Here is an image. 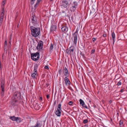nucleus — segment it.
Instances as JSON below:
<instances>
[{
	"label": "nucleus",
	"mask_w": 127,
	"mask_h": 127,
	"mask_svg": "<svg viewBox=\"0 0 127 127\" xmlns=\"http://www.w3.org/2000/svg\"><path fill=\"white\" fill-rule=\"evenodd\" d=\"M30 28L33 36L36 37L39 35L40 32V29L39 28H35L33 26H31L30 27Z\"/></svg>",
	"instance_id": "f257e3e1"
},
{
	"label": "nucleus",
	"mask_w": 127,
	"mask_h": 127,
	"mask_svg": "<svg viewBox=\"0 0 127 127\" xmlns=\"http://www.w3.org/2000/svg\"><path fill=\"white\" fill-rule=\"evenodd\" d=\"M70 9L71 12H74L77 8L78 4L76 1H74L73 3L70 2Z\"/></svg>",
	"instance_id": "f03ea898"
},
{
	"label": "nucleus",
	"mask_w": 127,
	"mask_h": 127,
	"mask_svg": "<svg viewBox=\"0 0 127 127\" xmlns=\"http://www.w3.org/2000/svg\"><path fill=\"white\" fill-rule=\"evenodd\" d=\"M39 56V53L38 52L31 54L32 59L35 61H37L38 60Z\"/></svg>",
	"instance_id": "7ed1b4c3"
},
{
	"label": "nucleus",
	"mask_w": 127,
	"mask_h": 127,
	"mask_svg": "<svg viewBox=\"0 0 127 127\" xmlns=\"http://www.w3.org/2000/svg\"><path fill=\"white\" fill-rule=\"evenodd\" d=\"M37 18L35 15L32 14L31 17V22L34 26H35L37 23Z\"/></svg>",
	"instance_id": "20e7f679"
},
{
	"label": "nucleus",
	"mask_w": 127,
	"mask_h": 127,
	"mask_svg": "<svg viewBox=\"0 0 127 127\" xmlns=\"http://www.w3.org/2000/svg\"><path fill=\"white\" fill-rule=\"evenodd\" d=\"M66 26V24L65 23H63L61 25V30L63 32H65L68 31V28Z\"/></svg>",
	"instance_id": "39448f33"
},
{
	"label": "nucleus",
	"mask_w": 127,
	"mask_h": 127,
	"mask_svg": "<svg viewBox=\"0 0 127 127\" xmlns=\"http://www.w3.org/2000/svg\"><path fill=\"white\" fill-rule=\"evenodd\" d=\"M69 5L66 0H63L62 2L61 5L64 8H66Z\"/></svg>",
	"instance_id": "423d86ee"
},
{
	"label": "nucleus",
	"mask_w": 127,
	"mask_h": 127,
	"mask_svg": "<svg viewBox=\"0 0 127 127\" xmlns=\"http://www.w3.org/2000/svg\"><path fill=\"white\" fill-rule=\"evenodd\" d=\"M43 42L41 41H40L38 42L37 46L36 47V49L37 50H41V49L43 47Z\"/></svg>",
	"instance_id": "0eeeda50"
},
{
	"label": "nucleus",
	"mask_w": 127,
	"mask_h": 127,
	"mask_svg": "<svg viewBox=\"0 0 127 127\" xmlns=\"http://www.w3.org/2000/svg\"><path fill=\"white\" fill-rule=\"evenodd\" d=\"M20 94L18 93H15L13 96L12 99L16 100H18L20 98Z\"/></svg>",
	"instance_id": "6e6552de"
},
{
	"label": "nucleus",
	"mask_w": 127,
	"mask_h": 127,
	"mask_svg": "<svg viewBox=\"0 0 127 127\" xmlns=\"http://www.w3.org/2000/svg\"><path fill=\"white\" fill-rule=\"evenodd\" d=\"M63 72L66 77H68V70L66 67H64L63 69Z\"/></svg>",
	"instance_id": "1a4fd4ad"
},
{
	"label": "nucleus",
	"mask_w": 127,
	"mask_h": 127,
	"mask_svg": "<svg viewBox=\"0 0 127 127\" xmlns=\"http://www.w3.org/2000/svg\"><path fill=\"white\" fill-rule=\"evenodd\" d=\"M64 80L65 82V84L66 85H69L70 84V82L68 80V79L67 77H65Z\"/></svg>",
	"instance_id": "9d476101"
},
{
	"label": "nucleus",
	"mask_w": 127,
	"mask_h": 127,
	"mask_svg": "<svg viewBox=\"0 0 127 127\" xmlns=\"http://www.w3.org/2000/svg\"><path fill=\"white\" fill-rule=\"evenodd\" d=\"M33 104L34 107V108L35 109L37 110H38L39 109L40 106L36 102H34Z\"/></svg>",
	"instance_id": "9b49d317"
},
{
	"label": "nucleus",
	"mask_w": 127,
	"mask_h": 127,
	"mask_svg": "<svg viewBox=\"0 0 127 127\" xmlns=\"http://www.w3.org/2000/svg\"><path fill=\"white\" fill-rule=\"evenodd\" d=\"M78 34H74V39L73 41V43L75 46H76L77 41V36Z\"/></svg>",
	"instance_id": "f8f14e48"
},
{
	"label": "nucleus",
	"mask_w": 127,
	"mask_h": 127,
	"mask_svg": "<svg viewBox=\"0 0 127 127\" xmlns=\"http://www.w3.org/2000/svg\"><path fill=\"white\" fill-rule=\"evenodd\" d=\"M42 122L41 121H37L34 127H41L42 126Z\"/></svg>",
	"instance_id": "ddd939ff"
},
{
	"label": "nucleus",
	"mask_w": 127,
	"mask_h": 127,
	"mask_svg": "<svg viewBox=\"0 0 127 127\" xmlns=\"http://www.w3.org/2000/svg\"><path fill=\"white\" fill-rule=\"evenodd\" d=\"M61 110H57L55 112V114L57 116L60 117L61 116Z\"/></svg>",
	"instance_id": "4468645a"
},
{
	"label": "nucleus",
	"mask_w": 127,
	"mask_h": 127,
	"mask_svg": "<svg viewBox=\"0 0 127 127\" xmlns=\"http://www.w3.org/2000/svg\"><path fill=\"white\" fill-rule=\"evenodd\" d=\"M56 30V25H53L52 26L51 28V31L54 32Z\"/></svg>",
	"instance_id": "2eb2a0df"
},
{
	"label": "nucleus",
	"mask_w": 127,
	"mask_h": 127,
	"mask_svg": "<svg viewBox=\"0 0 127 127\" xmlns=\"http://www.w3.org/2000/svg\"><path fill=\"white\" fill-rule=\"evenodd\" d=\"M31 76L33 79H35L36 77L37 76V72H34L33 73L31 74Z\"/></svg>",
	"instance_id": "dca6fc26"
},
{
	"label": "nucleus",
	"mask_w": 127,
	"mask_h": 127,
	"mask_svg": "<svg viewBox=\"0 0 127 127\" xmlns=\"http://www.w3.org/2000/svg\"><path fill=\"white\" fill-rule=\"evenodd\" d=\"M18 101L17 100H16L13 99L11 102V104L13 105H16V103Z\"/></svg>",
	"instance_id": "f3484780"
},
{
	"label": "nucleus",
	"mask_w": 127,
	"mask_h": 127,
	"mask_svg": "<svg viewBox=\"0 0 127 127\" xmlns=\"http://www.w3.org/2000/svg\"><path fill=\"white\" fill-rule=\"evenodd\" d=\"M0 86L1 88V90H4V83L3 82H1L0 83Z\"/></svg>",
	"instance_id": "a211bd4d"
},
{
	"label": "nucleus",
	"mask_w": 127,
	"mask_h": 127,
	"mask_svg": "<svg viewBox=\"0 0 127 127\" xmlns=\"http://www.w3.org/2000/svg\"><path fill=\"white\" fill-rule=\"evenodd\" d=\"M112 37L113 38V44H114L115 42V34L114 32H113L112 33Z\"/></svg>",
	"instance_id": "6ab92c4d"
},
{
	"label": "nucleus",
	"mask_w": 127,
	"mask_h": 127,
	"mask_svg": "<svg viewBox=\"0 0 127 127\" xmlns=\"http://www.w3.org/2000/svg\"><path fill=\"white\" fill-rule=\"evenodd\" d=\"M38 67V65L37 64H35L34 65V71L35 72H37V69Z\"/></svg>",
	"instance_id": "aec40b11"
},
{
	"label": "nucleus",
	"mask_w": 127,
	"mask_h": 127,
	"mask_svg": "<svg viewBox=\"0 0 127 127\" xmlns=\"http://www.w3.org/2000/svg\"><path fill=\"white\" fill-rule=\"evenodd\" d=\"M2 12L1 14L0 17H3L4 15V8L2 7L1 10Z\"/></svg>",
	"instance_id": "412c9836"
},
{
	"label": "nucleus",
	"mask_w": 127,
	"mask_h": 127,
	"mask_svg": "<svg viewBox=\"0 0 127 127\" xmlns=\"http://www.w3.org/2000/svg\"><path fill=\"white\" fill-rule=\"evenodd\" d=\"M80 102V105H81L82 106H83L84 105V104H85V103L84 101L81 99H80L79 100Z\"/></svg>",
	"instance_id": "4be33fe9"
},
{
	"label": "nucleus",
	"mask_w": 127,
	"mask_h": 127,
	"mask_svg": "<svg viewBox=\"0 0 127 127\" xmlns=\"http://www.w3.org/2000/svg\"><path fill=\"white\" fill-rule=\"evenodd\" d=\"M16 117L14 116H11L10 117V119L13 121H15Z\"/></svg>",
	"instance_id": "5701e85b"
},
{
	"label": "nucleus",
	"mask_w": 127,
	"mask_h": 127,
	"mask_svg": "<svg viewBox=\"0 0 127 127\" xmlns=\"http://www.w3.org/2000/svg\"><path fill=\"white\" fill-rule=\"evenodd\" d=\"M72 47H71L70 48V49L68 51V53H70L71 52H73L74 51V48H72V49L71 48Z\"/></svg>",
	"instance_id": "b1692460"
},
{
	"label": "nucleus",
	"mask_w": 127,
	"mask_h": 127,
	"mask_svg": "<svg viewBox=\"0 0 127 127\" xmlns=\"http://www.w3.org/2000/svg\"><path fill=\"white\" fill-rule=\"evenodd\" d=\"M7 42L6 40H5L4 42V49L5 50L7 48Z\"/></svg>",
	"instance_id": "393cba45"
},
{
	"label": "nucleus",
	"mask_w": 127,
	"mask_h": 127,
	"mask_svg": "<svg viewBox=\"0 0 127 127\" xmlns=\"http://www.w3.org/2000/svg\"><path fill=\"white\" fill-rule=\"evenodd\" d=\"M61 104L59 103L58 104V105L57 109L61 110Z\"/></svg>",
	"instance_id": "a878e982"
},
{
	"label": "nucleus",
	"mask_w": 127,
	"mask_h": 127,
	"mask_svg": "<svg viewBox=\"0 0 127 127\" xmlns=\"http://www.w3.org/2000/svg\"><path fill=\"white\" fill-rule=\"evenodd\" d=\"M15 121H16L17 122L20 123L21 121V119L18 117H17Z\"/></svg>",
	"instance_id": "bb28decb"
},
{
	"label": "nucleus",
	"mask_w": 127,
	"mask_h": 127,
	"mask_svg": "<svg viewBox=\"0 0 127 127\" xmlns=\"http://www.w3.org/2000/svg\"><path fill=\"white\" fill-rule=\"evenodd\" d=\"M53 45L51 43L50 46V51L52 50L53 49Z\"/></svg>",
	"instance_id": "cd10ccee"
},
{
	"label": "nucleus",
	"mask_w": 127,
	"mask_h": 127,
	"mask_svg": "<svg viewBox=\"0 0 127 127\" xmlns=\"http://www.w3.org/2000/svg\"><path fill=\"white\" fill-rule=\"evenodd\" d=\"M123 120H121L119 122V125L121 127V125H123Z\"/></svg>",
	"instance_id": "c85d7f7f"
},
{
	"label": "nucleus",
	"mask_w": 127,
	"mask_h": 127,
	"mask_svg": "<svg viewBox=\"0 0 127 127\" xmlns=\"http://www.w3.org/2000/svg\"><path fill=\"white\" fill-rule=\"evenodd\" d=\"M3 17H0V26L1 25V24H2V20H3Z\"/></svg>",
	"instance_id": "c756f323"
},
{
	"label": "nucleus",
	"mask_w": 127,
	"mask_h": 127,
	"mask_svg": "<svg viewBox=\"0 0 127 127\" xmlns=\"http://www.w3.org/2000/svg\"><path fill=\"white\" fill-rule=\"evenodd\" d=\"M4 90H1V96L2 97L3 96L4 93Z\"/></svg>",
	"instance_id": "7c9ffc66"
},
{
	"label": "nucleus",
	"mask_w": 127,
	"mask_h": 127,
	"mask_svg": "<svg viewBox=\"0 0 127 127\" xmlns=\"http://www.w3.org/2000/svg\"><path fill=\"white\" fill-rule=\"evenodd\" d=\"M88 122V120L87 119H85L83 121V123L84 124H86Z\"/></svg>",
	"instance_id": "2f4dec72"
},
{
	"label": "nucleus",
	"mask_w": 127,
	"mask_h": 127,
	"mask_svg": "<svg viewBox=\"0 0 127 127\" xmlns=\"http://www.w3.org/2000/svg\"><path fill=\"white\" fill-rule=\"evenodd\" d=\"M122 84V82L121 80H120L118 83L117 85L118 86H119L121 85Z\"/></svg>",
	"instance_id": "473e14b6"
},
{
	"label": "nucleus",
	"mask_w": 127,
	"mask_h": 127,
	"mask_svg": "<svg viewBox=\"0 0 127 127\" xmlns=\"http://www.w3.org/2000/svg\"><path fill=\"white\" fill-rule=\"evenodd\" d=\"M5 1H5V0H3L2 2V5L4 6V5L5 4Z\"/></svg>",
	"instance_id": "72a5a7b5"
},
{
	"label": "nucleus",
	"mask_w": 127,
	"mask_h": 127,
	"mask_svg": "<svg viewBox=\"0 0 127 127\" xmlns=\"http://www.w3.org/2000/svg\"><path fill=\"white\" fill-rule=\"evenodd\" d=\"M95 52V49H93L91 51V54H93L94 53V52Z\"/></svg>",
	"instance_id": "f704fd0d"
},
{
	"label": "nucleus",
	"mask_w": 127,
	"mask_h": 127,
	"mask_svg": "<svg viewBox=\"0 0 127 127\" xmlns=\"http://www.w3.org/2000/svg\"><path fill=\"white\" fill-rule=\"evenodd\" d=\"M34 1L32 0H31L30 1V3L32 4H33L34 3Z\"/></svg>",
	"instance_id": "c9c22d12"
},
{
	"label": "nucleus",
	"mask_w": 127,
	"mask_h": 127,
	"mask_svg": "<svg viewBox=\"0 0 127 127\" xmlns=\"http://www.w3.org/2000/svg\"><path fill=\"white\" fill-rule=\"evenodd\" d=\"M39 4V3H36L35 4V5L34 6V7L36 9V8L37 7V5H38Z\"/></svg>",
	"instance_id": "e433bc0d"
},
{
	"label": "nucleus",
	"mask_w": 127,
	"mask_h": 127,
	"mask_svg": "<svg viewBox=\"0 0 127 127\" xmlns=\"http://www.w3.org/2000/svg\"><path fill=\"white\" fill-rule=\"evenodd\" d=\"M44 68L47 69H49L48 66V65L45 66L44 67Z\"/></svg>",
	"instance_id": "4c0bfd02"
},
{
	"label": "nucleus",
	"mask_w": 127,
	"mask_h": 127,
	"mask_svg": "<svg viewBox=\"0 0 127 127\" xmlns=\"http://www.w3.org/2000/svg\"><path fill=\"white\" fill-rule=\"evenodd\" d=\"M46 97L48 100H49L50 98V96L49 95H46Z\"/></svg>",
	"instance_id": "58836bf2"
},
{
	"label": "nucleus",
	"mask_w": 127,
	"mask_h": 127,
	"mask_svg": "<svg viewBox=\"0 0 127 127\" xmlns=\"http://www.w3.org/2000/svg\"><path fill=\"white\" fill-rule=\"evenodd\" d=\"M83 107H85L86 108V109H88V107H87V106H86L85 105V104H84V105L83 106H82Z\"/></svg>",
	"instance_id": "ea45409f"
},
{
	"label": "nucleus",
	"mask_w": 127,
	"mask_h": 127,
	"mask_svg": "<svg viewBox=\"0 0 127 127\" xmlns=\"http://www.w3.org/2000/svg\"><path fill=\"white\" fill-rule=\"evenodd\" d=\"M72 103H73V102L72 101H70L68 103V104L69 105H72Z\"/></svg>",
	"instance_id": "a19ab883"
},
{
	"label": "nucleus",
	"mask_w": 127,
	"mask_h": 127,
	"mask_svg": "<svg viewBox=\"0 0 127 127\" xmlns=\"http://www.w3.org/2000/svg\"><path fill=\"white\" fill-rule=\"evenodd\" d=\"M78 31H77V29L76 31V32H75V33H74V34H78Z\"/></svg>",
	"instance_id": "79ce46f5"
},
{
	"label": "nucleus",
	"mask_w": 127,
	"mask_h": 127,
	"mask_svg": "<svg viewBox=\"0 0 127 127\" xmlns=\"http://www.w3.org/2000/svg\"><path fill=\"white\" fill-rule=\"evenodd\" d=\"M42 97H39V100L40 101H41L42 100Z\"/></svg>",
	"instance_id": "37998d69"
},
{
	"label": "nucleus",
	"mask_w": 127,
	"mask_h": 127,
	"mask_svg": "<svg viewBox=\"0 0 127 127\" xmlns=\"http://www.w3.org/2000/svg\"><path fill=\"white\" fill-rule=\"evenodd\" d=\"M96 39L95 38H93L92 39V40H93V42L95 41Z\"/></svg>",
	"instance_id": "c03bdc74"
},
{
	"label": "nucleus",
	"mask_w": 127,
	"mask_h": 127,
	"mask_svg": "<svg viewBox=\"0 0 127 127\" xmlns=\"http://www.w3.org/2000/svg\"><path fill=\"white\" fill-rule=\"evenodd\" d=\"M41 0H37V2L39 4Z\"/></svg>",
	"instance_id": "a18cd8bd"
},
{
	"label": "nucleus",
	"mask_w": 127,
	"mask_h": 127,
	"mask_svg": "<svg viewBox=\"0 0 127 127\" xmlns=\"http://www.w3.org/2000/svg\"><path fill=\"white\" fill-rule=\"evenodd\" d=\"M11 35H10V37L9 39V40H11V39H12V37H11Z\"/></svg>",
	"instance_id": "49530a36"
},
{
	"label": "nucleus",
	"mask_w": 127,
	"mask_h": 127,
	"mask_svg": "<svg viewBox=\"0 0 127 127\" xmlns=\"http://www.w3.org/2000/svg\"><path fill=\"white\" fill-rule=\"evenodd\" d=\"M106 36V35L105 34H104L103 35V36L104 37H105Z\"/></svg>",
	"instance_id": "de8ad7c7"
},
{
	"label": "nucleus",
	"mask_w": 127,
	"mask_h": 127,
	"mask_svg": "<svg viewBox=\"0 0 127 127\" xmlns=\"http://www.w3.org/2000/svg\"><path fill=\"white\" fill-rule=\"evenodd\" d=\"M62 70L61 69H60L59 70V73L60 74L61 72H62Z\"/></svg>",
	"instance_id": "09e8293b"
},
{
	"label": "nucleus",
	"mask_w": 127,
	"mask_h": 127,
	"mask_svg": "<svg viewBox=\"0 0 127 127\" xmlns=\"http://www.w3.org/2000/svg\"><path fill=\"white\" fill-rule=\"evenodd\" d=\"M124 91L123 89H122L120 91L121 92H123Z\"/></svg>",
	"instance_id": "8fccbe9b"
},
{
	"label": "nucleus",
	"mask_w": 127,
	"mask_h": 127,
	"mask_svg": "<svg viewBox=\"0 0 127 127\" xmlns=\"http://www.w3.org/2000/svg\"><path fill=\"white\" fill-rule=\"evenodd\" d=\"M11 40H9V43L11 45Z\"/></svg>",
	"instance_id": "3c124183"
},
{
	"label": "nucleus",
	"mask_w": 127,
	"mask_h": 127,
	"mask_svg": "<svg viewBox=\"0 0 127 127\" xmlns=\"http://www.w3.org/2000/svg\"><path fill=\"white\" fill-rule=\"evenodd\" d=\"M88 126L87 125H85L84 126L85 127H88Z\"/></svg>",
	"instance_id": "603ef678"
},
{
	"label": "nucleus",
	"mask_w": 127,
	"mask_h": 127,
	"mask_svg": "<svg viewBox=\"0 0 127 127\" xmlns=\"http://www.w3.org/2000/svg\"><path fill=\"white\" fill-rule=\"evenodd\" d=\"M109 102L110 103H111V102H112V101L111 100H110L109 101Z\"/></svg>",
	"instance_id": "864d4df0"
},
{
	"label": "nucleus",
	"mask_w": 127,
	"mask_h": 127,
	"mask_svg": "<svg viewBox=\"0 0 127 127\" xmlns=\"http://www.w3.org/2000/svg\"><path fill=\"white\" fill-rule=\"evenodd\" d=\"M56 101H55L54 102V105H55L56 104Z\"/></svg>",
	"instance_id": "5fc2aeb1"
},
{
	"label": "nucleus",
	"mask_w": 127,
	"mask_h": 127,
	"mask_svg": "<svg viewBox=\"0 0 127 127\" xmlns=\"http://www.w3.org/2000/svg\"><path fill=\"white\" fill-rule=\"evenodd\" d=\"M50 1H53V0H50Z\"/></svg>",
	"instance_id": "6e6d98bb"
},
{
	"label": "nucleus",
	"mask_w": 127,
	"mask_h": 127,
	"mask_svg": "<svg viewBox=\"0 0 127 127\" xmlns=\"http://www.w3.org/2000/svg\"><path fill=\"white\" fill-rule=\"evenodd\" d=\"M118 114H118V113H117V115H118Z\"/></svg>",
	"instance_id": "4d7b16f0"
},
{
	"label": "nucleus",
	"mask_w": 127,
	"mask_h": 127,
	"mask_svg": "<svg viewBox=\"0 0 127 127\" xmlns=\"http://www.w3.org/2000/svg\"><path fill=\"white\" fill-rule=\"evenodd\" d=\"M35 0H34V1H35Z\"/></svg>",
	"instance_id": "13d9d810"
}]
</instances>
